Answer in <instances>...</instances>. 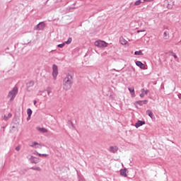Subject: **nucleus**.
Returning a JSON list of instances; mask_svg holds the SVG:
<instances>
[{"mask_svg": "<svg viewBox=\"0 0 181 181\" xmlns=\"http://www.w3.org/2000/svg\"><path fill=\"white\" fill-rule=\"evenodd\" d=\"M135 104H138V105L142 106L148 104V100L136 101Z\"/></svg>", "mask_w": 181, "mask_h": 181, "instance_id": "nucleus-9", "label": "nucleus"}, {"mask_svg": "<svg viewBox=\"0 0 181 181\" xmlns=\"http://www.w3.org/2000/svg\"><path fill=\"white\" fill-rule=\"evenodd\" d=\"M32 113H33L32 109L28 108V109L27 110V114H28V115H32Z\"/></svg>", "mask_w": 181, "mask_h": 181, "instance_id": "nucleus-25", "label": "nucleus"}, {"mask_svg": "<svg viewBox=\"0 0 181 181\" xmlns=\"http://www.w3.org/2000/svg\"><path fill=\"white\" fill-rule=\"evenodd\" d=\"M74 73L73 71L69 72L63 80V88L67 91L71 88L73 86Z\"/></svg>", "mask_w": 181, "mask_h": 181, "instance_id": "nucleus-1", "label": "nucleus"}, {"mask_svg": "<svg viewBox=\"0 0 181 181\" xmlns=\"http://www.w3.org/2000/svg\"><path fill=\"white\" fill-rule=\"evenodd\" d=\"M135 56H144V53H142V51H136L134 52Z\"/></svg>", "mask_w": 181, "mask_h": 181, "instance_id": "nucleus-19", "label": "nucleus"}, {"mask_svg": "<svg viewBox=\"0 0 181 181\" xmlns=\"http://www.w3.org/2000/svg\"><path fill=\"white\" fill-rule=\"evenodd\" d=\"M71 40H73V39L71 37H69L67 41L64 42L65 45H70V43H71Z\"/></svg>", "mask_w": 181, "mask_h": 181, "instance_id": "nucleus-22", "label": "nucleus"}, {"mask_svg": "<svg viewBox=\"0 0 181 181\" xmlns=\"http://www.w3.org/2000/svg\"><path fill=\"white\" fill-rule=\"evenodd\" d=\"M58 2H62V0H57Z\"/></svg>", "mask_w": 181, "mask_h": 181, "instance_id": "nucleus-40", "label": "nucleus"}, {"mask_svg": "<svg viewBox=\"0 0 181 181\" xmlns=\"http://www.w3.org/2000/svg\"><path fill=\"white\" fill-rule=\"evenodd\" d=\"M144 91H145V89L144 88H142L141 90V94H140V97L142 98H144V97H145V94L144 93Z\"/></svg>", "mask_w": 181, "mask_h": 181, "instance_id": "nucleus-24", "label": "nucleus"}, {"mask_svg": "<svg viewBox=\"0 0 181 181\" xmlns=\"http://www.w3.org/2000/svg\"><path fill=\"white\" fill-rule=\"evenodd\" d=\"M45 28H46V23L41 21L34 27V30H45Z\"/></svg>", "mask_w": 181, "mask_h": 181, "instance_id": "nucleus-3", "label": "nucleus"}, {"mask_svg": "<svg viewBox=\"0 0 181 181\" xmlns=\"http://www.w3.org/2000/svg\"><path fill=\"white\" fill-rule=\"evenodd\" d=\"M136 65L141 68L142 70H145V64H144V63H142V62L141 61H136Z\"/></svg>", "mask_w": 181, "mask_h": 181, "instance_id": "nucleus-8", "label": "nucleus"}, {"mask_svg": "<svg viewBox=\"0 0 181 181\" xmlns=\"http://www.w3.org/2000/svg\"><path fill=\"white\" fill-rule=\"evenodd\" d=\"M31 117H32V115H28L27 117V121H29Z\"/></svg>", "mask_w": 181, "mask_h": 181, "instance_id": "nucleus-36", "label": "nucleus"}, {"mask_svg": "<svg viewBox=\"0 0 181 181\" xmlns=\"http://www.w3.org/2000/svg\"><path fill=\"white\" fill-rule=\"evenodd\" d=\"M37 155H38V156H49V155H47V154H41L39 153H37Z\"/></svg>", "mask_w": 181, "mask_h": 181, "instance_id": "nucleus-29", "label": "nucleus"}, {"mask_svg": "<svg viewBox=\"0 0 181 181\" xmlns=\"http://www.w3.org/2000/svg\"><path fill=\"white\" fill-rule=\"evenodd\" d=\"M33 103H34V105H36V104L37 103V101L34 100Z\"/></svg>", "mask_w": 181, "mask_h": 181, "instance_id": "nucleus-37", "label": "nucleus"}, {"mask_svg": "<svg viewBox=\"0 0 181 181\" xmlns=\"http://www.w3.org/2000/svg\"><path fill=\"white\" fill-rule=\"evenodd\" d=\"M32 170H37L38 172H42V168L40 167H31Z\"/></svg>", "mask_w": 181, "mask_h": 181, "instance_id": "nucleus-20", "label": "nucleus"}, {"mask_svg": "<svg viewBox=\"0 0 181 181\" xmlns=\"http://www.w3.org/2000/svg\"><path fill=\"white\" fill-rule=\"evenodd\" d=\"M163 39H165V40H168V39H169V33L168 31L164 32Z\"/></svg>", "mask_w": 181, "mask_h": 181, "instance_id": "nucleus-16", "label": "nucleus"}, {"mask_svg": "<svg viewBox=\"0 0 181 181\" xmlns=\"http://www.w3.org/2000/svg\"><path fill=\"white\" fill-rule=\"evenodd\" d=\"M29 160L30 163H35V165L39 163L40 159L39 158H36L33 156H31L30 158H29Z\"/></svg>", "mask_w": 181, "mask_h": 181, "instance_id": "nucleus-6", "label": "nucleus"}, {"mask_svg": "<svg viewBox=\"0 0 181 181\" xmlns=\"http://www.w3.org/2000/svg\"><path fill=\"white\" fill-rule=\"evenodd\" d=\"M146 122L142 120H138L137 122L135 124L134 127L136 128H139V127H142V125H145Z\"/></svg>", "mask_w": 181, "mask_h": 181, "instance_id": "nucleus-7", "label": "nucleus"}, {"mask_svg": "<svg viewBox=\"0 0 181 181\" xmlns=\"http://www.w3.org/2000/svg\"><path fill=\"white\" fill-rule=\"evenodd\" d=\"M4 119L5 121H8V119H9V117H8V116H6V115H4Z\"/></svg>", "mask_w": 181, "mask_h": 181, "instance_id": "nucleus-31", "label": "nucleus"}, {"mask_svg": "<svg viewBox=\"0 0 181 181\" xmlns=\"http://www.w3.org/2000/svg\"><path fill=\"white\" fill-rule=\"evenodd\" d=\"M45 91L47 92L48 95H50V93H52V90H50V88H47L46 90L42 91V93H45Z\"/></svg>", "mask_w": 181, "mask_h": 181, "instance_id": "nucleus-23", "label": "nucleus"}, {"mask_svg": "<svg viewBox=\"0 0 181 181\" xmlns=\"http://www.w3.org/2000/svg\"><path fill=\"white\" fill-rule=\"evenodd\" d=\"M148 93H149V90H144V93L145 95L148 94Z\"/></svg>", "mask_w": 181, "mask_h": 181, "instance_id": "nucleus-33", "label": "nucleus"}, {"mask_svg": "<svg viewBox=\"0 0 181 181\" xmlns=\"http://www.w3.org/2000/svg\"><path fill=\"white\" fill-rule=\"evenodd\" d=\"M37 131H40V132H42V134H46V132H47V129L45 128H42V127H37Z\"/></svg>", "mask_w": 181, "mask_h": 181, "instance_id": "nucleus-15", "label": "nucleus"}, {"mask_svg": "<svg viewBox=\"0 0 181 181\" xmlns=\"http://www.w3.org/2000/svg\"><path fill=\"white\" fill-rule=\"evenodd\" d=\"M146 115L151 118V119H153L155 118V115H153V112H152V110H147L146 112Z\"/></svg>", "mask_w": 181, "mask_h": 181, "instance_id": "nucleus-11", "label": "nucleus"}, {"mask_svg": "<svg viewBox=\"0 0 181 181\" xmlns=\"http://www.w3.org/2000/svg\"><path fill=\"white\" fill-rule=\"evenodd\" d=\"M118 151V147L115 146H110V151L112 152V153H115Z\"/></svg>", "mask_w": 181, "mask_h": 181, "instance_id": "nucleus-14", "label": "nucleus"}, {"mask_svg": "<svg viewBox=\"0 0 181 181\" xmlns=\"http://www.w3.org/2000/svg\"><path fill=\"white\" fill-rule=\"evenodd\" d=\"M36 145H40V144L36 141H34V142H33L32 144L30 145V146H31L32 148H39V147L36 146Z\"/></svg>", "mask_w": 181, "mask_h": 181, "instance_id": "nucleus-18", "label": "nucleus"}, {"mask_svg": "<svg viewBox=\"0 0 181 181\" xmlns=\"http://www.w3.org/2000/svg\"><path fill=\"white\" fill-rule=\"evenodd\" d=\"M65 45H66V43H64V42L62 43V44H59L57 45V47H59L60 49H62V48L64 47Z\"/></svg>", "mask_w": 181, "mask_h": 181, "instance_id": "nucleus-26", "label": "nucleus"}, {"mask_svg": "<svg viewBox=\"0 0 181 181\" xmlns=\"http://www.w3.org/2000/svg\"><path fill=\"white\" fill-rule=\"evenodd\" d=\"M16 151H17V152H19V151H21V146H18L17 147H16Z\"/></svg>", "mask_w": 181, "mask_h": 181, "instance_id": "nucleus-30", "label": "nucleus"}, {"mask_svg": "<svg viewBox=\"0 0 181 181\" xmlns=\"http://www.w3.org/2000/svg\"><path fill=\"white\" fill-rule=\"evenodd\" d=\"M35 86V81H30L26 83L27 88H30V87H33Z\"/></svg>", "mask_w": 181, "mask_h": 181, "instance_id": "nucleus-12", "label": "nucleus"}, {"mask_svg": "<svg viewBox=\"0 0 181 181\" xmlns=\"http://www.w3.org/2000/svg\"><path fill=\"white\" fill-rule=\"evenodd\" d=\"M139 32H145V30H137V33H139Z\"/></svg>", "mask_w": 181, "mask_h": 181, "instance_id": "nucleus-38", "label": "nucleus"}, {"mask_svg": "<svg viewBox=\"0 0 181 181\" xmlns=\"http://www.w3.org/2000/svg\"><path fill=\"white\" fill-rule=\"evenodd\" d=\"M170 53L172 54L173 57H174V59H177V55L175 54L173 51H170Z\"/></svg>", "mask_w": 181, "mask_h": 181, "instance_id": "nucleus-27", "label": "nucleus"}, {"mask_svg": "<svg viewBox=\"0 0 181 181\" xmlns=\"http://www.w3.org/2000/svg\"><path fill=\"white\" fill-rule=\"evenodd\" d=\"M95 46L97 47H107L108 46V43H107L105 41L98 40L95 42Z\"/></svg>", "mask_w": 181, "mask_h": 181, "instance_id": "nucleus-5", "label": "nucleus"}, {"mask_svg": "<svg viewBox=\"0 0 181 181\" xmlns=\"http://www.w3.org/2000/svg\"><path fill=\"white\" fill-rule=\"evenodd\" d=\"M141 4H144V1L141 0H137L135 1L134 5L135 6H139V5H141Z\"/></svg>", "mask_w": 181, "mask_h": 181, "instance_id": "nucleus-21", "label": "nucleus"}, {"mask_svg": "<svg viewBox=\"0 0 181 181\" xmlns=\"http://www.w3.org/2000/svg\"><path fill=\"white\" fill-rule=\"evenodd\" d=\"M127 172H128V170H127V168L120 170L121 176H123L124 177H127L128 176V175H127Z\"/></svg>", "mask_w": 181, "mask_h": 181, "instance_id": "nucleus-10", "label": "nucleus"}, {"mask_svg": "<svg viewBox=\"0 0 181 181\" xmlns=\"http://www.w3.org/2000/svg\"><path fill=\"white\" fill-rule=\"evenodd\" d=\"M18 94V87H14L12 90H10L7 97L10 98V101H13L15 100V97H16Z\"/></svg>", "mask_w": 181, "mask_h": 181, "instance_id": "nucleus-2", "label": "nucleus"}, {"mask_svg": "<svg viewBox=\"0 0 181 181\" xmlns=\"http://www.w3.org/2000/svg\"><path fill=\"white\" fill-rule=\"evenodd\" d=\"M7 117H8V118H11L12 117V114L11 113H8Z\"/></svg>", "mask_w": 181, "mask_h": 181, "instance_id": "nucleus-35", "label": "nucleus"}, {"mask_svg": "<svg viewBox=\"0 0 181 181\" xmlns=\"http://www.w3.org/2000/svg\"><path fill=\"white\" fill-rule=\"evenodd\" d=\"M180 100H181V94H180V95L178 96Z\"/></svg>", "mask_w": 181, "mask_h": 181, "instance_id": "nucleus-39", "label": "nucleus"}, {"mask_svg": "<svg viewBox=\"0 0 181 181\" xmlns=\"http://www.w3.org/2000/svg\"><path fill=\"white\" fill-rule=\"evenodd\" d=\"M68 124H69V125H71V127H72L73 128H74V124H73V122H71V120H69V121H68Z\"/></svg>", "mask_w": 181, "mask_h": 181, "instance_id": "nucleus-28", "label": "nucleus"}, {"mask_svg": "<svg viewBox=\"0 0 181 181\" xmlns=\"http://www.w3.org/2000/svg\"><path fill=\"white\" fill-rule=\"evenodd\" d=\"M151 1H153V0H143V3L144 2H151Z\"/></svg>", "mask_w": 181, "mask_h": 181, "instance_id": "nucleus-34", "label": "nucleus"}, {"mask_svg": "<svg viewBox=\"0 0 181 181\" xmlns=\"http://www.w3.org/2000/svg\"><path fill=\"white\" fill-rule=\"evenodd\" d=\"M128 90L132 97H135V89L134 88H129Z\"/></svg>", "mask_w": 181, "mask_h": 181, "instance_id": "nucleus-13", "label": "nucleus"}, {"mask_svg": "<svg viewBox=\"0 0 181 181\" xmlns=\"http://www.w3.org/2000/svg\"><path fill=\"white\" fill-rule=\"evenodd\" d=\"M176 45H179V43H177Z\"/></svg>", "mask_w": 181, "mask_h": 181, "instance_id": "nucleus-41", "label": "nucleus"}, {"mask_svg": "<svg viewBox=\"0 0 181 181\" xmlns=\"http://www.w3.org/2000/svg\"><path fill=\"white\" fill-rule=\"evenodd\" d=\"M167 8H168V9H172V5H170V4H168V6H167Z\"/></svg>", "mask_w": 181, "mask_h": 181, "instance_id": "nucleus-32", "label": "nucleus"}, {"mask_svg": "<svg viewBox=\"0 0 181 181\" xmlns=\"http://www.w3.org/2000/svg\"><path fill=\"white\" fill-rule=\"evenodd\" d=\"M119 42H120L121 45H127V43H128V41L125 40V39H124V37H121L119 39Z\"/></svg>", "mask_w": 181, "mask_h": 181, "instance_id": "nucleus-17", "label": "nucleus"}, {"mask_svg": "<svg viewBox=\"0 0 181 181\" xmlns=\"http://www.w3.org/2000/svg\"><path fill=\"white\" fill-rule=\"evenodd\" d=\"M58 75H59V68L57 67V65L53 64L52 65V76L54 80H56V78H57Z\"/></svg>", "mask_w": 181, "mask_h": 181, "instance_id": "nucleus-4", "label": "nucleus"}]
</instances>
